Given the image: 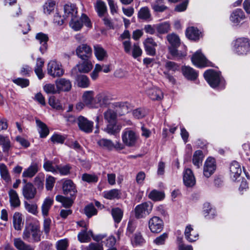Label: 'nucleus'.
<instances>
[{
    "label": "nucleus",
    "mask_w": 250,
    "mask_h": 250,
    "mask_svg": "<svg viewBox=\"0 0 250 250\" xmlns=\"http://www.w3.org/2000/svg\"><path fill=\"white\" fill-rule=\"evenodd\" d=\"M41 233L40 226L30 223L26 226L23 231L22 238L29 242H38L41 241Z\"/></svg>",
    "instance_id": "f257e3e1"
},
{
    "label": "nucleus",
    "mask_w": 250,
    "mask_h": 250,
    "mask_svg": "<svg viewBox=\"0 0 250 250\" xmlns=\"http://www.w3.org/2000/svg\"><path fill=\"white\" fill-rule=\"evenodd\" d=\"M139 135L129 128L125 129L122 133V140L124 145L127 147H134L139 139Z\"/></svg>",
    "instance_id": "f03ea898"
},
{
    "label": "nucleus",
    "mask_w": 250,
    "mask_h": 250,
    "mask_svg": "<svg viewBox=\"0 0 250 250\" xmlns=\"http://www.w3.org/2000/svg\"><path fill=\"white\" fill-rule=\"evenodd\" d=\"M204 76L208 83L213 88L218 86L224 81L220 73L212 69H208L205 71Z\"/></svg>",
    "instance_id": "7ed1b4c3"
},
{
    "label": "nucleus",
    "mask_w": 250,
    "mask_h": 250,
    "mask_svg": "<svg viewBox=\"0 0 250 250\" xmlns=\"http://www.w3.org/2000/svg\"><path fill=\"white\" fill-rule=\"evenodd\" d=\"M234 47L237 54L246 55L250 50V41L247 38H239L235 41Z\"/></svg>",
    "instance_id": "20e7f679"
},
{
    "label": "nucleus",
    "mask_w": 250,
    "mask_h": 250,
    "mask_svg": "<svg viewBox=\"0 0 250 250\" xmlns=\"http://www.w3.org/2000/svg\"><path fill=\"white\" fill-rule=\"evenodd\" d=\"M84 24L87 27H91L92 24L89 18L84 14H83L80 20L73 18L71 20L69 25L75 31L80 30Z\"/></svg>",
    "instance_id": "39448f33"
},
{
    "label": "nucleus",
    "mask_w": 250,
    "mask_h": 250,
    "mask_svg": "<svg viewBox=\"0 0 250 250\" xmlns=\"http://www.w3.org/2000/svg\"><path fill=\"white\" fill-rule=\"evenodd\" d=\"M152 209L151 203L147 202L142 203L135 207V216L137 219L144 218L150 213Z\"/></svg>",
    "instance_id": "423d86ee"
},
{
    "label": "nucleus",
    "mask_w": 250,
    "mask_h": 250,
    "mask_svg": "<svg viewBox=\"0 0 250 250\" xmlns=\"http://www.w3.org/2000/svg\"><path fill=\"white\" fill-rule=\"evenodd\" d=\"M47 73L53 77H59L64 74L61 64L55 61H50L47 64Z\"/></svg>",
    "instance_id": "0eeeda50"
},
{
    "label": "nucleus",
    "mask_w": 250,
    "mask_h": 250,
    "mask_svg": "<svg viewBox=\"0 0 250 250\" xmlns=\"http://www.w3.org/2000/svg\"><path fill=\"white\" fill-rule=\"evenodd\" d=\"M191 61L193 64L199 67L208 66L209 62L202 53L200 50H197L192 56Z\"/></svg>",
    "instance_id": "6e6552de"
},
{
    "label": "nucleus",
    "mask_w": 250,
    "mask_h": 250,
    "mask_svg": "<svg viewBox=\"0 0 250 250\" xmlns=\"http://www.w3.org/2000/svg\"><path fill=\"white\" fill-rule=\"evenodd\" d=\"M92 53L91 48L87 44H82L76 49V55L82 60L89 59Z\"/></svg>",
    "instance_id": "1a4fd4ad"
},
{
    "label": "nucleus",
    "mask_w": 250,
    "mask_h": 250,
    "mask_svg": "<svg viewBox=\"0 0 250 250\" xmlns=\"http://www.w3.org/2000/svg\"><path fill=\"white\" fill-rule=\"evenodd\" d=\"M216 168V162L214 158L208 157L205 162L203 167V175L209 178L215 172Z\"/></svg>",
    "instance_id": "9d476101"
},
{
    "label": "nucleus",
    "mask_w": 250,
    "mask_h": 250,
    "mask_svg": "<svg viewBox=\"0 0 250 250\" xmlns=\"http://www.w3.org/2000/svg\"><path fill=\"white\" fill-rule=\"evenodd\" d=\"M163 220L157 216H153L148 221V227L152 233H159L163 228Z\"/></svg>",
    "instance_id": "9b49d317"
},
{
    "label": "nucleus",
    "mask_w": 250,
    "mask_h": 250,
    "mask_svg": "<svg viewBox=\"0 0 250 250\" xmlns=\"http://www.w3.org/2000/svg\"><path fill=\"white\" fill-rule=\"evenodd\" d=\"M93 122L88 120L83 116H80L78 118V125L80 129L85 133H89L92 132Z\"/></svg>",
    "instance_id": "f8f14e48"
},
{
    "label": "nucleus",
    "mask_w": 250,
    "mask_h": 250,
    "mask_svg": "<svg viewBox=\"0 0 250 250\" xmlns=\"http://www.w3.org/2000/svg\"><path fill=\"white\" fill-rule=\"evenodd\" d=\"M35 39L40 44L39 50L42 54H44L47 50V42L49 37L47 34L42 32H39L36 34Z\"/></svg>",
    "instance_id": "ddd939ff"
},
{
    "label": "nucleus",
    "mask_w": 250,
    "mask_h": 250,
    "mask_svg": "<svg viewBox=\"0 0 250 250\" xmlns=\"http://www.w3.org/2000/svg\"><path fill=\"white\" fill-rule=\"evenodd\" d=\"M62 190L65 195H69L72 197H75L77 192L75 185L69 179L65 180L62 184Z\"/></svg>",
    "instance_id": "4468645a"
},
{
    "label": "nucleus",
    "mask_w": 250,
    "mask_h": 250,
    "mask_svg": "<svg viewBox=\"0 0 250 250\" xmlns=\"http://www.w3.org/2000/svg\"><path fill=\"white\" fill-rule=\"evenodd\" d=\"M119 41L123 42V45L125 53H131L130 34L128 30H125L119 38Z\"/></svg>",
    "instance_id": "2eb2a0df"
},
{
    "label": "nucleus",
    "mask_w": 250,
    "mask_h": 250,
    "mask_svg": "<svg viewBox=\"0 0 250 250\" xmlns=\"http://www.w3.org/2000/svg\"><path fill=\"white\" fill-rule=\"evenodd\" d=\"M111 97L110 95L105 92L98 94L94 98V103L100 106H105L110 102Z\"/></svg>",
    "instance_id": "dca6fc26"
},
{
    "label": "nucleus",
    "mask_w": 250,
    "mask_h": 250,
    "mask_svg": "<svg viewBox=\"0 0 250 250\" xmlns=\"http://www.w3.org/2000/svg\"><path fill=\"white\" fill-rule=\"evenodd\" d=\"M22 193L23 197L30 200L34 198L36 194V189L31 183H27L22 188Z\"/></svg>",
    "instance_id": "f3484780"
},
{
    "label": "nucleus",
    "mask_w": 250,
    "mask_h": 250,
    "mask_svg": "<svg viewBox=\"0 0 250 250\" xmlns=\"http://www.w3.org/2000/svg\"><path fill=\"white\" fill-rule=\"evenodd\" d=\"M229 170L231 179L233 181L237 180L242 173L240 164L237 161H233L230 165Z\"/></svg>",
    "instance_id": "a211bd4d"
},
{
    "label": "nucleus",
    "mask_w": 250,
    "mask_h": 250,
    "mask_svg": "<svg viewBox=\"0 0 250 250\" xmlns=\"http://www.w3.org/2000/svg\"><path fill=\"white\" fill-rule=\"evenodd\" d=\"M143 43L147 54L150 56H154L156 54L155 48L157 44L154 40L152 38H147L145 40Z\"/></svg>",
    "instance_id": "6ab92c4d"
},
{
    "label": "nucleus",
    "mask_w": 250,
    "mask_h": 250,
    "mask_svg": "<svg viewBox=\"0 0 250 250\" xmlns=\"http://www.w3.org/2000/svg\"><path fill=\"white\" fill-rule=\"evenodd\" d=\"M39 170V166L37 163H32L27 168L24 169L22 174V177L31 178L34 177Z\"/></svg>",
    "instance_id": "aec40b11"
},
{
    "label": "nucleus",
    "mask_w": 250,
    "mask_h": 250,
    "mask_svg": "<svg viewBox=\"0 0 250 250\" xmlns=\"http://www.w3.org/2000/svg\"><path fill=\"white\" fill-rule=\"evenodd\" d=\"M56 85L58 90L68 91L71 87V83L69 80L65 78H60L56 81Z\"/></svg>",
    "instance_id": "412c9836"
},
{
    "label": "nucleus",
    "mask_w": 250,
    "mask_h": 250,
    "mask_svg": "<svg viewBox=\"0 0 250 250\" xmlns=\"http://www.w3.org/2000/svg\"><path fill=\"white\" fill-rule=\"evenodd\" d=\"M183 181L187 187H192L195 184V178L192 170L187 168L184 172Z\"/></svg>",
    "instance_id": "4be33fe9"
},
{
    "label": "nucleus",
    "mask_w": 250,
    "mask_h": 250,
    "mask_svg": "<svg viewBox=\"0 0 250 250\" xmlns=\"http://www.w3.org/2000/svg\"><path fill=\"white\" fill-rule=\"evenodd\" d=\"M94 53L98 61H102L107 58V53L106 51L99 44L94 45Z\"/></svg>",
    "instance_id": "5701e85b"
},
{
    "label": "nucleus",
    "mask_w": 250,
    "mask_h": 250,
    "mask_svg": "<svg viewBox=\"0 0 250 250\" xmlns=\"http://www.w3.org/2000/svg\"><path fill=\"white\" fill-rule=\"evenodd\" d=\"M146 93L152 100H160L163 97V93L158 88L152 87L148 89Z\"/></svg>",
    "instance_id": "b1692460"
},
{
    "label": "nucleus",
    "mask_w": 250,
    "mask_h": 250,
    "mask_svg": "<svg viewBox=\"0 0 250 250\" xmlns=\"http://www.w3.org/2000/svg\"><path fill=\"white\" fill-rule=\"evenodd\" d=\"M9 202L12 208L19 207L21 205V202L17 192L14 189H11L8 192Z\"/></svg>",
    "instance_id": "393cba45"
},
{
    "label": "nucleus",
    "mask_w": 250,
    "mask_h": 250,
    "mask_svg": "<svg viewBox=\"0 0 250 250\" xmlns=\"http://www.w3.org/2000/svg\"><path fill=\"white\" fill-rule=\"evenodd\" d=\"M245 16L244 12L241 9L234 10L230 16V20L234 23L238 24L244 20Z\"/></svg>",
    "instance_id": "a878e982"
},
{
    "label": "nucleus",
    "mask_w": 250,
    "mask_h": 250,
    "mask_svg": "<svg viewBox=\"0 0 250 250\" xmlns=\"http://www.w3.org/2000/svg\"><path fill=\"white\" fill-rule=\"evenodd\" d=\"M82 60L83 61V62L78 63L76 67L80 72L88 73L93 68L92 62L89 59Z\"/></svg>",
    "instance_id": "bb28decb"
},
{
    "label": "nucleus",
    "mask_w": 250,
    "mask_h": 250,
    "mask_svg": "<svg viewBox=\"0 0 250 250\" xmlns=\"http://www.w3.org/2000/svg\"><path fill=\"white\" fill-rule=\"evenodd\" d=\"M64 15L66 18H70L71 19L75 18L77 14V9L73 4H66L64 6Z\"/></svg>",
    "instance_id": "cd10ccee"
},
{
    "label": "nucleus",
    "mask_w": 250,
    "mask_h": 250,
    "mask_svg": "<svg viewBox=\"0 0 250 250\" xmlns=\"http://www.w3.org/2000/svg\"><path fill=\"white\" fill-rule=\"evenodd\" d=\"M182 71L184 76L188 79L194 80L198 76L197 73L191 67L188 66L182 67Z\"/></svg>",
    "instance_id": "c85d7f7f"
},
{
    "label": "nucleus",
    "mask_w": 250,
    "mask_h": 250,
    "mask_svg": "<svg viewBox=\"0 0 250 250\" xmlns=\"http://www.w3.org/2000/svg\"><path fill=\"white\" fill-rule=\"evenodd\" d=\"M13 244L18 250H34L31 245L26 244L20 238H16L13 240Z\"/></svg>",
    "instance_id": "c756f323"
},
{
    "label": "nucleus",
    "mask_w": 250,
    "mask_h": 250,
    "mask_svg": "<svg viewBox=\"0 0 250 250\" xmlns=\"http://www.w3.org/2000/svg\"><path fill=\"white\" fill-rule=\"evenodd\" d=\"M138 18L145 21H150L152 20V16L150 11L148 7L145 6L142 7L138 12Z\"/></svg>",
    "instance_id": "7c9ffc66"
},
{
    "label": "nucleus",
    "mask_w": 250,
    "mask_h": 250,
    "mask_svg": "<svg viewBox=\"0 0 250 250\" xmlns=\"http://www.w3.org/2000/svg\"><path fill=\"white\" fill-rule=\"evenodd\" d=\"M193 231V229L191 225H189L186 227L185 231V237L189 242H194L198 238V234Z\"/></svg>",
    "instance_id": "2f4dec72"
},
{
    "label": "nucleus",
    "mask_w": 250,
    "mask_h": 250,
    "mask_svg": "<svg viewBox=\"0 0 250 250\" xmlns=\"http://www.w3.org/2000/svg\"><path fill=\"white\" fill-rule=\"evenodd\" d=\"M76 83L78 87L86 88L90 85V80L85 75H80L76 77Z\"/></svg>",
    "instance_id": "473e14b6"
},
{
    "label": "nucleus",
    "mask_w": 250,
    "mask_h": 250,
    "mask_svg": "<svg viewBox=\"0 0 250 250\" xmlns=\"http://www.w3.org/2000/svg\"><path fill=\"white\" fill-rule=\"evenodd\" d=\"M121 127L122 126L120 125L117 124V122L107 124L104 131L109 134L116 135L120 132Z\"/></svg>",
    "instance_id": "72a5a7b5"
},
{
    "label": "nucleus",
    "mask_w": 250,
    "mask_h": 250,
    "mask_svg": "<svg viewBox=\"0 0 250 250\" xmlns=\"http://www.w3.org/2000/svg\"><path fill=\"white\" fill-rule=\"evenodd\" d=\"M204 157L203 152L201 150H198L194 152L192 158V163L197 168H199L202 165Z\"/></svg>",
    "instance_id": "f704fd0d"
},
{
    "label": "nucleus",
    "mask_w": 250,
    "mask_h": 250,
    "mask_svg": "<svg viewBox=\"0 0 250 250\" xmlns=\"http://www.w3.org/2000/svg\"><path fill=\"white\" fill-rule=\"evenodd\" d=\"M186 34L190 40L196 41L199 40L200 33L197 28L189 27L187 29Z\"/></svg>",
    "instance_id": "c9c22d12"
},
{
    "label": "nucleus",
    "mask_w": 250,
    "mask_h": 250,
    "mask_svg": "<svg viewBox=\"0 0 250 250\" xmlns=\"http://www.w3.org/2000/svg\"><path fill=\"white\" fill-rule=\"evenodd\" d=\"M104 119L107 124L117 122V114L113 110L108 109L104 113Z\"/></svg>",
    "instance_id": "e433bc0d"
},
{
    "label": "nucleus",
    "mask_w": 250,
    "mask_h": 250,
    "mask_svg": "<svg viewBox=\"0 0 250 250\" xmlns=\"http://www.w3.org/2000/svg\"><path fill=\"white\" fill-rule=\"evenodd\" d=\"M103 194L105 198L108 200H114L120 198L121 193L118 189H112L104 191Z\"/></svg>",
    "instance_id": "4c0bfd02"
},
{
    "label": "nucleus",
    "mask_w": 250,
    "mask_h": 250,
    "mask_svg": "<svg viewBox=\"0 0 250 250\" xmlns=\"http://www.w3.org/2000/svg\"><path fill=\"white\" fill-rule=\"evenodd\" d=\"M87 229H84L80 232L78 235V238L81 243H86L89 242L91 240L90 237L92 235V231H87Z\"/></svg>",
    "instance_id": "58836bf2"
},
{
    "label": "nucleus",
    "mask_w": 250,
    "mask_h": 250,
    "mask_svg": "<svg viewBox=\"0 0 250 250\" xmlns=\"http://www.w3.org/2000/svg\"><path fill=\"white\" fill-rule=\"evenodd\" d=\"M21 214L20 212H15L13 217V226L15 229L19 230L22 228L23 223Z\"/></svg>",
    "instance_id": "ea45409f"
},
{
    "label": "nucleus",
    "mask_w": 250,
    "mask_h": 250,
    "mask_svg": "<svg viewBox=\"0 0 250 250\" xmlns=\"http://www.w3.org/2000/svg\"><path fill=\"white\" fill-rule=\"evenodd\" d=\"M0 146L2 147L3 152H8L11 148V142L7 136L0 135Z\"/></svg>",
    "instance_id": "a19ab883"
},
{
    "label": "nucleus",
    "mask_w": 250,
    "mask_h": 250,
    "mask_svg": "<svg viewBox=\"0 0 250 250\" xmlns=\"http://www.w3.org/2000/svg\"><path fill=\"white\" fill-rule=\"evenodd\" d=\"M36 122L39 128L38 131L41 137L44 138L46 137L49 134V129L46 125L38 119L36 120Z\"/></svg>",
    "instance_id": "79ce46f5"
},
{
    "label": "nucleus",
    "mask_w": 250,
    "mask_h": 250,
    "mask_svg": "<svg viewBox=\"0 0 250 250\" xmlns=\"http://www.w3.org/2000/svg\"><path fill=\"white\" fill-rule=\"evenodd\" d=\"M83 99L84 104L90 107H92L94 99V92L93 91H86L83 95Z\"/></svg>",
    "instance_id": "37998d69"
},
{
    "label": "nucleus",
    "mask_w": 250,
    "mask_h": 250,
    "mask_svg": "<svg viewBox=\"0 0 250 250\" xmlns=\"http://www.w3.org/2000/svg\"><path fill=\"white\" fill-rule=\"evenodd\" d=\"M95 9L99 16L103 17L107 11L105 3L100 0H97L95 5Z\"/></svg>",
    "instance_id": "c03bdc74"
},
{
    "label": "nucleus",
    "mask_w": 250,
    "mask_h": 250,
    "mask_svg": "<svg viewBox=\"0 0 250 250\" xmlns=\"http://www.w3.org/2000/svg\"><path fill=\"white\" fill-rule=\"evenodd\" d=\"M124 211L119 208H114L111 209V214L115 223H119L123 216Z\"/></svg>",
    "instance_id": "a18cd8bd"
},
{
    "label": "nucleus",
    "mask_w": 250,
    "mask_h": 250,
    "mask_svg": "<svg viewBox=\"0 0 250 250\" xmlns=\"http://www.w3.org/2000/svg\"><path fill=\"white\" fill-rule=\"evenodd\" d=\"M53 199L48 197L45 199L42 206V212L43 216H47L48 214L49 210L52 205Z\"/></svg>",
    "instance_id": "49530a36"
},
{
    "label": "nucleus",
    "mask_w": 250,
    "mask_h": 250,
    "mask_svg": "<svg viewBox=\"0 0 250 250\" xmlns=\"http://www.w3.org/2000/svg\"><path fill=\"white\" fill-rule=\"evenodd\" d=\"M56 3L52 0H48L43 5V12L45 15H50L55 7Z\"/></svg>",
    "instance_id": "de8ad7c7"
},
{
    "label": "nucleus",
    "mask_w": 250,
    "mask_h": 250,
    "mask_svg": "<svg viewBox=\"0 0 250 250\" xmlns=\"http://www.w3.org/2000/svg\"><path fill=\"white\" fill-rule=\"evenodd\" d=\"M98 145L101 147L111 150L114 148V143L113 142L107 139H101L97 142Z\"/></svg>",
    "instance_id": "09e8293b"
},
{
    "label": "nucleus",
    "mask_w": 250,
    "mask_h": 250,
    "mask_svg": "<svg viewBox=\"0 0 250 250\" xmlns=\"http://www.w3.org/2000/svg\"><path fill=\"white\" fill-rule=\"evenodd\" d=\"M56 200L58 202L62 203V206L65 208H69L73 203V198L65 197L60 195L56 196Z\"/></svg>",
    "instance_id": "8fccbe9b"
},
{
    "label": "nucleus",
    "mask_w": 250,
    "mask_h": 250,
    "mask_svg": "<svg viewBox=\"0 0 250 250\" xmlns=\"http://www.w3.org/2000/svg\"><path fill=\"white\" fill-rule=\"evenodd\" d=\"M99 179L98 176L94 173H84L82 176V180L88 183H96Z\"/></svg>",
    "instance_id": "3c124183"
},
{
    "label": "nucleus",
    "mask_w": 250,
    "mask_h": 250,
    "mask_svg": "<svg viewBox=\"0 0 250 250\" xmlns=\"http://www.w3.org/2000/svg\"><path fill=\"white\" fill-rule=\"evenodd\" d=\"M148 197L154 201H161L164 199L165 194L162 191L154 189L149 193Z\"/></svg>",
    "instance_id": "603ef678"
},
{
    "label": "nucleus",
    "mask_w": 250,
    "mask_h": 250,
    "mask_svg": "<svg viewBox=\"0 0 250 250\" xmlns=\"http://www.w3.org/2000/svg\"><path fill=\"white\" fill-rule=\"evenodd\" d=\"M167 40L171 45L174 46H179L180 44V40L179 37L174 33L168 34L167 36Z\"/></svg>",
    "instance_id": "864d4df0"
},
{
    "label": "nucleus",
    "mask_w": 250,
    "mask_h": 250,
    "mask_svg": "<svg viewBox=\"0 0 250 250\" xmlns=\"http://www.w3.org/2000/svg\"><path fill=\"white\" fill-rule=\"evenodd\" d=\"M43 167L46 171L51 172L54 174H57V165L55 167L53 165V162L44 159Z\"/></svg>",
    "instance_id": "5fc2aeb1"
},
{
    "label": "nucleus",
    "mask_w": 250,
    "mask_h": 250,
    "mask_svg": "<svg viewBox=\"0 0 250 250\" xmlns=\"http://www.w3.org/2000/svg\"><path fill=\"white\" fill-rule=\"evenodd\" d=\"M0 174L1 178L6 182L10 181V176L7 167L4 164H0Z\"/></svg>",
    "instance_id": "6e6d98bb"
},
{
    "label": "nucleus",
    "mask_w": 250,
    "mask_h": 250,
    "mask_svg": "<svg viewBox=\"0 0 250 250\" xmlns=\"http://www.w3.org/2000/svg\"><path fill=\"white\" fill-rule=\"evenodd\" d=\"M44 175L42 173H39L34 178L35 185L39 189H43L44 187Z\"/></svg>",
    "instance_id": "4d7b16f0"
},
{
    "label": "nucleus",
    "mask_w": 250,
    "mask_h": 250,
    "mask_svg": "<svg viewBox=\"0 0 250 250\" xmlns=\"http://www.w3.org/2000/svg\"><path fill=\"white\" fill-rule=\"evenodd\" d=\"M131 243L134 247H136L143 245L145 243V240L140 232H136L131 240Z\"/></svg>",
    "instance_id": "13d9d810"
},
{
    "label": "nucleus",
    "mask_w": 250,
    "mask_h": 250,
    "mask_svg": "<svg viewBox=\"0 0 250 250\" xmlns=\"http://www.w3.org/2000/svg\"><path fill=\"white\" fill-rule=\"evenodd\" d=\"M71 168V166L68 164L64 166L57 165V174L59 173L61 175H67L70 173Z\"/></svg>",
    "instance_id": "bf43d9fd"
},
{
    "label": "nucleus",
    "mask_w": 250,
    "mask_h": 250,
    "mask_svg": "<svg viewBox=\"0 0 250 250\" xmlns=\"http://www.w3.org/2000/svg\"><path fill=\"white\" fill-rule=\"evenodd\" d=\"M203 212L205 217L211 218L215 215V211L209 203H206L204 204Z\"/></svg>",
    "instance_id": "052dcab7"
},
{
    "label": "nucleus",
    "mask_w": 250,
    "mask_h": 250,
    "mask_svg": "<svg viewBox=\"0 0 250 250\" xmlns=\"http://www.w3.org/2000/svg\"><path fill=\"white\" fill-rule=\"evenodd\" d=\"M84 213L90 218L97 213V210L92 204H90L86 206L84 208Z\"/></svg>",
    "instance_id": "680f3d73"
},
{
    "label": "nucleus",
    "mask_w": 250,
    "mask_h": 250,
    "mask_svg": "<svg viewBox=\"0 0 250 250\" xmlns=\"http://www.w3.org/2000/svg\"><path fill=\"white\" fill-rule=\"evenodd\" d=\"M156 29L160 34H165L170 30V25L168 22H164L156 25Z\"/></svg>",
    "instance_id": "e2e57ef3"
},
{
    "label": "nucleus",
    "mask_w": 250,
    "mask_h": 250,
    "mask_svg": "<svg viewBox=\"0 0 250 250\" xmlns=\"http://www.w3.org/2000/svg\"><path fill=\"white\" fill-rule=\"evenodd\" d=\"M137 227V222L134 219H130L128 222L126 234L130 236L135 231Z\"/></svg>",
    "instance_id": "0e129e2a"
},
{
    "label": "nucleus",
    "mask_w": 250,
    "mask_h": 250,
    "mask_svg": "<svg viewBox=\"0 0 250 250\" xmlns=\"http://www.w3.org/2000/svg\"><path fill=\"white\" fill-rule=\"evenodd\" d=\"M56 179L52 176L47 175L45 179V188L47 190H51L54 187Z\"/></svg>",
    "instance_id": "69168bd1"
},
{
    "label": "nucleus",
    "mask_w": 250,
    "mask_h": 250,
    "mask_svg": "<svg viewBox=\"0 0 250 250\" xmlns=\"http://www.w3.org/2000/svg\"><path fill=\"white\" fill-rule=\"evenodd\" d=\"M142 50L137 43H134L133 45L132 51L129 54H131L132 57L136 59L142 55Z\"/></svg>",
    "instance_id": "338daca9"
},
{
    "label": "nucleus",
    "mask_w": 250,
    "mask_h": 250,
    "mask_svg": "<svg viewBox=\"0 0 250 250\" xmlns=\"http://www.w3.org/2000/svg\"><path fill=\"white\" fill-rule=\"evenodd\" d=\"M82 250H104L103 245L99 243H91L86 248Z\"/></svg>",
    "instance_id": "774afa93"
}]
</instances>
